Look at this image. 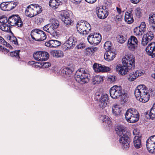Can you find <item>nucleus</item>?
Wrapping results in <instances>:
<instances>
[{"label":"nucleus","instance_id":"obj_1","mask_svg":"<svg viewBox=\"0 0 155 155\" xmlns=\"http://www.w3.org/2000/svg\"><path fill=\"white\" fill-rule=\"evenodd\" d=\"M135 60L133 55H128L127 57L122 60L123 65L121 64L117 65L116 67L117 71L122 75L126 74L130 70L134 68Z\"/></svg>","mask_w":155,"mask_h":155},{"label":"nucleus","instance_id":"obj_2","mask_svg":"<svg viewBox=\"0 0 155 155\" xmlns=\"http://www.w3.org/2000/svg\"><path fill=\"white\" fill-rule=\"evenodd\" d=\"M115 130L117 134L120 137L119 142L122 147L124 149H127L130 147L131 140L125 128L122 125H118L115 128Z\"/></svg>","mask_w":155,"mask_h":155},{"label":"nucleus","instance_id":"obj_3","mask_svg":"<svg viewBox=\"0 0 155 155\" xmlns=\"http://www.w3.org/2000/svg\"><path fill=\"white\" fill-rule=\"evenodd\" d=\"M148 90L144 85H140L135 89L134 94L137 99L143 103L147 102L150 98Z\"/></svg>","mask_w":155,"mask_h":155},{"label":"nucleus","instance_id":"obj_4","mask_svg":"<svg viewBox=\"0 0 155 155\" xmlns=\"http://www.w3.org/2000/svg\"><path fill=\"white\" fill-rule=\"evenodd\" d=\"M8 23L11 26L16 25L18 27H22L23 22L21 19L18 15H12L8 19L5 16H0V23L4 24Z\"/></svg>","mask_w":155,"mask_h":155},{"label":"nucleus","instance_id":"obj_5","mask_svg":"<svg viewBox=\"0 0 155 155\" xmlns=\"http://www.w3.org/2000/svg\"><path fill=\"white\" fill-rule=\"evenodd\" d=\"M90 75L87 71L81 68L76 72L75 79L78 83L83 84L87 83L89 80Z\"/></svg>","mask_w":155,"mask_h":155},{"label":"nucleus","instance_id":"obj_6","mask_svg":"<svg viewBox=\"0 0 155 155\" xmlns=\"http://www.w3.org/2000/svg\"><path fill=\"white\" fill-rule=\"evenodd\" d=\"M125 118L127 121L130 123H134L137 122L139 118V114L135 109H129L126 112Z\"/></svg>","mask_w":155,"mask_h":155},{"label":"nucleus","instance_id":"obj_7","mask_svg":"<svg viewBox=\"0 0 155 155\" xmlns=\"http://www.w3.org/2000/svg\"><path fill=\"white\" fill-rule=\"evenodd\" d=\"M149 28L150 31L143 36L141 42L143 46H146L154 37V35L152 32H155V24L150 23Z\"/></svg>","mask_w":155,"mask_h":155},{"label":"nucleus","instance_id":"obj_8","mask_svg":"<svg viewBox=\"0 0 155 155\" xmlns=\"http://www.w3.org/2000/svg\"><path fill=\"white\" fill-rule=\"evenodd\" d=\"M77 29L80 34L84 35L88 34L91 28L90 24L87 21H78L77 25Z\"/></svg>","mask_w":155,"mask_h":155},{"label":"nucleus","instance_id":"obj_9","mask_svg":"<svg viewBox=\"0 0 155 155\" xmlns=\"http://www.w3.org/2000/svg\"><path fill=\"white\" fill-rule=\"evenodd\" d=\"M124 92L121 86L117 85L113 86L110 90V96L114 99H117L120 97Z\"/></svg>","mask_w":155,"mask_h":155},{"label":"nucleus","instance_id":"obj_10","mask_svg":"<svg viewBox=\"0 0 155 155\" xmlns=\"http://www.w3.org/2000/svg\"><path fill=\"white\" fill-rule=\"evenodd\" d=\"M87 39L91 44L96 45H98L101 40V35L99 33H92L88 36Z\"/></svg>","mask_w":155,"mask_h":155},{"label":"nucleus","instance_id":"obj_11","mask_svg":"<svg viewBox=\"0 0 155 155\" xmlns=\"http://www.w3.org/2000/svg\"><path fill=\"white\" fill-rule=\"evenodd\" d=\"M60 19L64 23L67 25H71L73 21L70 17V14L66 10H63L61 12L59 15Z\"/></svg>","mask_w":155,"mask_h":155},{"label":"nucleus","instance_id":"obj_12","mask_svg":"<svg viewBox=\"0 0 155 155\" xmlns=\"http://www.w3.org/2000/svg\"><path fill=\"white\" fill-rule=\"evenodd\" d=\"M50 22V23L43 27V29L45 31L51 32L52 30H54L58 28L59 26V21L55 18L51 19Z\"/></svg>","mask_w":155,"mask_h":155},{"label":"nucleus","instance_id":"obj_13","mask_svg":"<svg viewBox=\"0 0 155 155\" xmlns=\"http://www.w3.org/2000/svg\"><path fill=\"white\" fill-rule=\"evenodd\" d=\"M148 151L150 153H155V135L150 137L146 141Z\"/></svg>","mask_w":155,"mask_h":155},{"label":"nucleus","instance_id":"obj_14","mask_svg":"<svg viewBox=\"0 0 155 155\" xmlns=\"http://www.w3.org/2000/svg\"><path fill=\"white\" fill-rule=\"evenodd\" d=\"M77 43V39L76 38L71 36L64 43L63 46L65 50L72 49L76 45Z\"/></svg>","mask_w":155,"mask_h":155},{"label":"nucleus","instance_id":"obj_15","mask_svg":"<svg viewBox=\"0 0 155 155\" xmlns=\"http://www.w3.org/2000/svg\"><path fill=\"white\" fill-rule=\"evenodd\" d=\"M96 13L98 17L101 19H104L108 16V12L107 10L104 9L103 7L96 8Z\"/></svg>","mask_w":155,"mask_h":155},{"label":"nucleus","instance_id":"obj_16","mask_svg":"<svg viewBox=\"0 0 155 155\" xmlns=\"http://www.w3.org/2000/svg\"><path fill=\"white\" fill-rule=\"evenodd\" d=\"M93 68L96 72H107L109 71L110 68L107 67L100 64L94 63L93 65Z\"/></svg>","mask_w":155,"mask_h":155},{"label":"nucleus","instance_id":"obj_17","mask_svg":"<svg viewBox=\"0 0 155 155\" xmlns=\"http://www.w3.org/2000/svg\"><path fill=\"white\" fill-rule=\"evenodd\" d=\"M137 130H134L133 131V134L134 135H136L135 136L133 141L134 145L136 149H139L142 147V144L141 141V137L137 136Z\"/></svg>","mask_w":155,"mask_h":155},{"label":"nucleus","instance_id":"obj_18","mask_svg":"<svg viewBox=\"0 0 155 155\" xmlns=\"http://www.w3.org/2000/svg\"><path fill=\"white\" fill-rule=\"evenodd\" d=\"M109 102L108 95L106 94H102L100 99V106L102 108H104Z\"/></svg>","mask_w":155,"mask_h":155},{"label":"nucleus","instance_id":"obj_19","mask_svg":"<svg viewBox=\"0 0 155 155\" xmlns=\"http://www.w3.org/2000/svg\"><path fill=\"white\" fill-rule=\"evenodd\" d=\"M61 44V42L57 40H51L46 42L45 45L48 47L56 48L58 47Z\"/></svg>","mask_w":155,"mask_h":155},{"label":"nucleus","instance_id":"obj_20","mask_svg":"<svg viewBox=\"0 0 155 155\" xmlns=\"http://www.w3.org/2000/svg\"><path fill=\"white\" fill-rule=\"evenodd\" d=\"M116 54L115 52H113L110 50L107 51L105 53L104 57L105 59L107 61H112L115 58Z\"/></svg>","mask_w":155,"mask_h":155},{"label":"nucleus","instance_id":"obj_21","mask_svg":"<svg viewBox=\"0 0 155 155\" xmlns=\"http://www.w3.org/2000/svg\"><path fill=\"white\" fill-rule=\"evenodd\" d=\"M74 71V69L72 68H65L61 70V74L63 76L67 78L70 76Z\"/></svg>","mask_w":155,"mask_h":155},{"label":"nucleus","instance_id":"obj_22","mask_svg":"<svg viewBox=\"0 0 155 155\" xmlns=\"http://www.w3.org/2000/svg\"><path fill=\"white\" fill-rule=\"evenodd\" d=\"M40 34H42V30L35 29L33 30L31 33V36L33 40L38 41Z\"/></svg>","mask_w":155,"mask_h":155},{"label":"nucleus","instance_id":"obj_23","mask_svg":"<svg viewBox=\"0 0 155 155\" xmlns=\"http://www.w3.org/2000/svg\"><path fill=\"white\" fill-rule=\"evenodd\" d=\"M35 16L41 13L42 9L41 6L37 4H31Z\"/></svg>","mask_w":155,"mask_h":155},{"label":"nucleus","instance_id":"obj_24","mask_svg":"<svg viewBox=\"0 0 155 155\" xmlns=\"http://www.w3.org/2000/svg\"><path fill=\"white\" fill-rule=\"evenodd\" d=\"M141 74L140 73L139 71H137L135 72H133L130 74L128 77V80L130 81H134L137 78L140 76Z\"/></svg>","mask_w":155,"mask_h":155},{"label":"nucleus","instance_id":"obj_25","mask_svg":"<svg viewBox=\"0 0 155 155\" xmlns=\"http://www.w3.org/2000/svg\"><path fill=\"white\" fill-rule=\"evenodd\" d=\"M25 13V15L28 17L31 18L35 16L33 12V8L32 7L31 5L27 7Z\"/></svg>","mask_w":155,"mask_h":155},{"label":"nucleus","instance_id":"obj_26","mask_svg":"<svg viewBox=\"0 0 155 155\" xmlns=\"http://www.w3.org/2000/svg\"><path fill=\"white\" fill-rule=\"evenodd\" d=\"M103 81V77L99 75H96L92 78V82L94 84H99Z\"/></svg>","mask_w":155,"mask_h":155},{"label":"nucleus","instance_id":"obj_27","mask_svg":"<svg viewBox=\"0 0 155 155\" xmlns=\"http://www.w3.org/2000/svg\"><path fill=\"white\" fill-rule=\"evenodd\" d=\"M122 111V109L117 105H115L112 108V113L114 115L116 116L120 115V113Z\"/></svg>","mask_w":155,"mask_h":155},{"label":"nucleus","instance_id":"obj_28","mask_svg":"<svg viewBox=\"0 0 155 155\" xmlns=\"http://www.w3.org/2000/svg\"><path fill=\"white\" fill-rule=\"evenodd\" d=\"M50 54L51 55L57 58L62 57L64 54L63 52L59 50L51 51Z\"/></svg>","mask_w":155,"mask_h":155},{"label":"nucleus","instance_id":"obj_29","mask_svg":"<svg viewBox=\"0 0 155 155\" xmlns=\"http://www.w3.org/2000/svg\"><path fill=\"white\" fill-rule=\"evenodd\" d=\"M41 61H44L47 60L49 58V53L45 51H40Z\"/></svg>","mask_w":155,"mask_h":155},{"label":"nucleus","instance_id":"obj_30","mask_svg":"<svg viewBox=\"0 0 155 155\" xmlns=\"http://www.w3.org/2000/svg\"><path fill=\"white\" fill-rule=\"evenodd\" d=\"M10 24H8L7 23L2 24L0 25V29L2 31H4L10 32L11 31Z\"/></svg>","mask_w":155,"mask_h":155},{"label":"nucleus","instance_id":"obj_31","mask_svg":"<svg viewBox=\"0 0 155 155\" xmlns=\"http://www.w3.org/2000/svg\"><path fill=\"white\" fill-rule=\"evenodd\" d=\"M17 5L16 3L14 2H7L6 11H11L14 9Z\"/></svg>","mask_w":155,"mask_h":155},{"label":"nucleus","instance_id":"obj_32","mask_svg":"<svg viewBox=\"0 0 155 155\" xmlns=\"http://www.w3.org/2000/svg\"><path fill=\"white\" fill-rule=\"evenodd\" d=\"M125 20L128 24H131L134 21V19L131 15L128 12L126 13L125 15Z\"/></svg>","mask_w":155,"mask_h":155},{"label":"nucleus","instance_id":"obj_33","mask_svg":"<svg viewBox=\"0 0 155 155\" xmlns=\"http://www.w3.org/2000/svg\"><path fill=\"white\" fill-rule=\"evenodd\" d=\"M154 45V42H152L149 44L148 45L147 47L146 48V51L147 54L152 57V53L153 51H152V48L153 47Z\"/></svg>","mask_w":155,"mask_h":155},{"label":"nucleus","instance_id":"obj_34","mask_svg":"<svg viewBox=\"0 0 155 155\" xmlns=\"http://www.w3.org/2000/svg\"><path fill=\"white\" fill-rule=\"evenodd\" d=\"M147 115L149 117V118L153 120L155 119V104H154L153 106L151 109L148 114H147Z\"/></svg>","mask_w":155,"mask_h":155},{"label":"nucleus","instance_id":"obj_35","mask_svg":"<svg viewBox=\"0 0 155 155\" xmlns=\"http://www.w3.org/2000/svg\"><path fill=\"white\" fill-rule=\"evenodd\" d=\"M49 5L52 8L55 9L59 5V2L57 0H50L49 2Z\"/></svg>","mask_w":155,"mask_h":155},{"label":"nucleus","instance_id":"obj_36","mask_svg":"<svg viewBox=\"0 0 155 155\" xmlns=\"http://www.w3.org/2000/svg\"><path fill=\"white\" fill-rule=\"evenodd\" d=\"M102 117H103L102 120L103 122L105 123L104 125H106L107 126H109L111 124V121L110 120L109 118L108 117L104 115Z\"/></svg>","mask_w":155,"mask_h":155},{"label":"nucleus","instance_id":"obj_37","mask_svg":"<svg viewBox=\"0 0 155 155\" xmlns=\"http://www.w3.org/2000/svg\"><path fill=\"white\" fill-rule=\"evenodd\" d=\"M46 31L49 33L52 36L56 39L58 38L61 36L59 32L55 31L54 30H52L51 32L49 31Z\"/></svg>","mask_w":155,"mask_h":155},{"label":"nucleus","instance_id":"obj_38","mask_svg":"<svg viewBox=\"0 0 155 155\" xmlns=\"http://www.w3.org/2000/svg\"><path fill=\"white\" fill-rule=\"evenodd\" d=\"M144 31L139 27H136L134 29V35L136 36H141Z\"/></svg>","mask_w":155,"mask_h":155},{"label":"nucleus","instance_id":"obj_39","mask_svg":"<svg viewBox=\"0 0 155 155\" xmlns=\"http://www.w3.org/2000/svg\"><path fill=\"white\" fill-rule=\"evenodd\" d=\"M118 42L120 43H123L127 40V37L125 35H120L117 37Z\"/></svg>","mask_w":155,"mask_h":155},{"label":"nucleus","instance_id":"obj_40","mask_svg":"<svg viewBox=\"0 0 155 155\" xmlns=\"http://www.w3.org/2000/svg\"><path fill=\"white\" fill-rule=\"evenodd\" d=\"M127 46L129 49L132 51L136 49L137 47V45H136V44H132L131 42L129 41H128Z\"/></svg>","mask_w":155,"mask_h":155},{"label":"nucleus","instance_id":"obj_41","mask_svg":"<svg viewBox=\"0 0 155 155\" xmlns=\"http://www.w3.org/2000/svg\"><path fill=\"white\" fill-rule=\"evenodd\" d=\"M111 46V43L110 41H106L104 45V48L107 51H110Z\"/></svg>","mask_w":155,"mask_h":155},{"label":"nucleus","instance_id":"obj_42","mask_svg":"<svg viewBox=\"0 0 155 155\" xmlns=\"http://www.w3.org/2000/svg\"><path fill=\"white\" fill-rule=\"evenodd\" d=\"M19 50L15 51L10 53V55L12 57H15L16 58L19 59L20 57L19 55Z\"/></svg>","mask_w":155,"mask_h":155},{"label":"nucleus","instance_id":"obj_43","mask_svg":"<svg viewBox=\"0 0 155 155\" xmlns=\"http://www.w3.org/2000/svg\"><path fill=\"white\" fill-rule=\"evenodd\" d=\"M46 34L45 32L42 31V34H40L39 38H38L39 40L37 41H44L46 38Z\"/></svg>","mask_w":155,"mask_h":155},{"label":"nucleus","instance_id":"obj_44","mask_svg":"<svg viewBox=\"0 0 155 155\" xmlns=\"http://www.w3.org/2000/svg\"><path fill=\"white\" fill-rule=\"evenodd\" d=\"M40 51H38L35 52L33 54V57L36 60L41 61Z\"/></svg>","mask_w":155,"mask_h":155},{"label":"nucleus","instance_id":"obj_45","mask_svg":"<svg viewBox=\"0 0 155 155\" xmlns=\"http://www.w3.org/2000/svg\"><path fill=\"white\" fill-rule=\"evenodd\" d=\"M149 23L155 24V14H151L149 15Z\"/></svg>","mask_w":155,"mask_h":155},{"label":"nucleus","instance_id":"obj_46","mask_svg":"<svg viewBox=\"0 0 155 155\" xmlns=\"http://www.w3.org/2000/svg\"><path fill=\"white\" fill-rule=\"evenodd\" d=\"M121 96V101H123L124 102H126L128 100V98L127 97V94L125 92H123Z\"/></svg>","mask_w":155,"mask_h":155},{"label":"nucleus","instance_id":"obj_47","mask_svg":"<svg viewBox=\"0 0 155 155\" xmlns=\"http://www.w3.org/2000/svg\"><path fill=\"white\" fill-rule=\"evenodd\" d=\"M128 41H130L132 43L133 42H135L136 44H137L138 43V41L136 38L134 36H132L130 37V38L129 39Z\"/></svg>","mask_w":155,"mask_h":155},{"label":"nucleus","instance_id":"obj_48","mask_svg":"<svg viewBox=\"0 0 155 155\" xmlns=\"http://www.w3.org/2000/svg\"><path fill=\"white\" fill-rule=\"evenodd\" d=\"M7 2H3L1 3L0 7L2 10L6 11Z\"/></svg>","mask_w":155,"mask_h":155},{"label":"nucleus","instance_id":"obj_49","mask_svg":"<svg viewBox=\"0 0 155 155\" xmlns=\"http://www.w3.org/2000/svg\"><path fill=\"white\" fill-rule=\"evenodd\" d=\"M86 53L88 55L94 52V50L91 48L88 47V48H87L86 49Z\"/></svg>","mask_w":155,"mask_h":155},{"label":"nucleus","instance_id":"obj_50","mask_svg":"<svg viewBox=\"0 0 155 155\" xmlns=\"http://www.w3.org/2000/svg\"><path fill=\"white\" fill-rule=\"evenodd\" d=\"M135 14L136 16L139 17L141 16L142 15L141 9L139 8H137L135 11Z\"/></svg>","mask_w":155,"mask_h":155},{"label":"nucleus","instance_id":"obj_51","mask_svg":"<svg viewBox=\"0 0 155 155\" xmlns=\"http://www.w3.org/2000/svg\"><path fill=\"white\" fill-rule=\"evenodd\" d=\"M116 79V77L114 76H110L108 78V80L110 83H112Z\"/></svg>","mask_w":155,"mask_h":155},{"label":"nucleus","instance_id":"obj_52","mask_svg":"<svg viewBox=\"0 0 155 155\" xmlns=\"http://www.w3.org/2000/svg\"><path fill=\"white\" fill-rule=\"evenodd\" d=\"M139 28H140V29H142L144 31L146 28V24L144 22H142Z\"/></svg>","mask_w":155,"mask_h":155},{"label":"nucleus","instance_id":"obj_53","mask_svg":"<svg viewBox=\"0 0 155 155\" xmlns=\"http://www.w3.org/2000/svg\"><path fill=\"white\" fill-rule=\"evenodd\" d=\"M115 21H121L122 20V16L121 15H116L114 17Z\"/></svg>","mask_w":155,"mask_h":155},{"label":"nucleus","instance_id":"obj_54","mask_svg":"<svg viewBox=\"0 0 155 155\" xmlns=\"http://www.w3.org/2000/svg\"><path fill=\"white\" fill-rule=\"evenodd\" d=\"M152 51H153L152 53L153 55L152 56V58H153L155 57V42H154V45L153 47L152 48Z\"/></svg>","mask_w":155,"mask_h":155},{"label":"nucleus","instance_id":"obj_55","mask_svg":"<svg viewBox=\"0 0 155 155\" xmlns=\"http://www.w3.org/2000/svg\"><path fill=\"white\" fill-rule=\"evenodd\" d=\"M71 2L76 5L79 4L82 0H70Z\"/></svg>","mask_w":155,"mask_h":155},{"label":"nucleus","instance_id":"obj_56","mask_svg":"<svg viewBox=\"0 0 155 155\" xmlns=\"http://www.w3.org/2000/svg\"><path fill=\"white\" fill-rule=\"evenodd\" d=\"M51 64L49 62H44L43 63V65L44 67H45V68H48L49 66H51Z\"/></svg>","mask_w":155,"mask_h":155},{"label":"nucleus","instance_id":"obj_57","mask_svg":"<svg viewBox=\"0 0 155 155\" xmlns=\"http://www.w3.org/2000/svg\"><path fill=\"white\" fill-rule=\"evenodd\" d=\"M0 43L3 45H5V43H6L5 41L1 37H0Z\"/></svg>","mask_w":155,"mask_h":155},{"label":"nucleus","instance_id":"obj_58","mask_svg":"<svg viewBox=\"0 0 155 155\" xmlns=\"http://www.w3.org/2000/svg\"><path fill=\"white\" fill-rule=\"evenodd\" d=\"M16 37L14 36H9L8 37V38L10 41L11 42H12L15 39Z\"/></svg>","mask_w":155,"mask_h":155},{"label":"nucleus","instance_id":"obj_59","mask_svg":"<svg viewBox=\"0 0 155 155\" xmlns=\"http://www.w3.org/2000/svg\"><path fill=\"white\" fill-rule=\"evenodd\" d=\"M0 50L1 51H6L7 52H8L9 51V50L5 48L4 47H2V48H0Z\"/></svg>","mask_w":155,"mask_h":155},{"label":"nucleus","instance_id":"obj_60","mask_svg":"<svg viewBox=\"0 0 155 155\" xmlns=\"http://www.w3.org/2000/svg\"><path fill=\"white\" fill-rule=\"evenodd\" d=\"M29 63L31 64H32L35 66H37L36 64L38 63V62H35V61H30Z\"/></svg>","mask_w":155,"mask_h":155},{"label":"nucleus","instance_id":"obj_61","mask_svg":"<svg viewBox=\"0 0 155 155\" xmlns=\"http://www.w3.org/2000/svg\"><path fill=\"white\" fill-rule=\"evenodd\" d=\"M87 2L90 3H93L95 2L97 0H85Z\"/></svg>","mask_w":155,"mask_h":155},{"label":"nucleus","instance_id":"obj_62","mask_svg":"<svg viewBox=\"0 0 155 155\" xmlns=\"http://www.w3.org/2000/svg\"><path fill=\"white\" fill-rule=\"evenodd\" d=\"M4 45H5L7 47H9V48H11V49H12L13 48L6 41V43H5Z\"/></svg>","mask_w":155,"mask_h":155},{"label":"nucleus","instance_id":"obj_63","mask_svg":"<svg viewBox=\"0 0 155 155\" xmlns=\"http://www.w3.org/2000/svg\"><path fill=\"white\" fill-rule=\"evenodd\" d=\"M140 0H130L132 3L134 4H137L138 3Z\"/></svg>","mask_w":155,"mask_h":155},{"label":"nucleus","instance_id":"obj_64","mask_svg":"<svg viewBox=\"0 0 155 155\" xmlns=\"http://www.w3.org/2000/svg\"><path fill=\"white\" fill-rule=\"evenodd\" d=\"M12 42H13L14 44L15 45H18L17 39L16 38H15V39L14 40L12 41Z\"/></svg>","mask_w":155,"mask_h":155}]
</instances>
